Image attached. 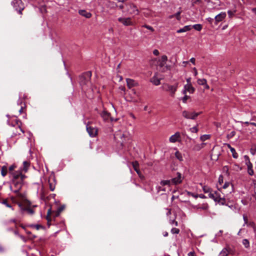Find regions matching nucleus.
I'll return each instance as SVG.
<instances>
[{
  "label": "nucleus",
  "instance_id": "1",
  "mask_svg": "<svg viewBox=\"0 0 256 256\" xmlns=\"http://www.w3.org/2000/svg\"><path fill=\"white\" fill-rule=\"evenodd\" d=\"M92 72L89 71L84 73L80 76V84L83 90H86L88 87H90L91 82L90 80Z\"/></svg>",
  "mask_w": 256,
  "mask_h": 256
},
{
  "label": "nucleus",
  "instance_id": "2",
  "mask_svg": "<svg viewBox=\"0 0 256 256\" xmlns=\"http://www.w3.org/2000/svg\"><path fill=\"white\" fill-rule=\"evenodd\" d=\"M11 4L19 14H22V10L24 9L25 6L22 0H13L11 2Z\"/></svg>",
  "mask_w": 256,
  "mask_h": 256
},
{
  "label": "nucleus",
  "instance_id": "3",
  "mask_svg": "<svg viewBox=\"0 0 256 256\" xmlns=\"http://www.w3.org/2000/svg\"><path fill=\"white\" fill-rule=\"evenodd\" d=\"M7 123L10 126H11L12 127L18 126V130L20 132H22V134L24 132V130L21 128L22 122L17 118V117L13 116L9 118Z\"/></svg>",
  "mask_w": 256,
  "mask_h": 256
},
{
  "label": "nucleus",
  "instance_id": "4",
  "mask_svg": "<svg viewBox=\"0 0 256 256\" xmlns=\"http://www.w3.org/2000/svg\"><path fill=\"white\" fill-rule=\"evenodd\" d=\"M214 195L210 194V198L212 199L214 202H218L221 205L226 204V199L224 197H221L220 193L218 192L214 191Z\"/></svg>",
  "mask_w": 256,
  "mask_h": 256
},
{
  "label": "nucleus",
  "instance_id": "5",
  "mask_svg": "<svg viewBox=\"0 0 256 256\" xmlns=\"http://www.w3.org/2000/svg\"><path fill=\"white\" fill-rule=\"evenodd\" d=\"M10 177L12 181L23 182L26 178L24 174H22L21 170L11 172Z\"/></svg>",
  "mask_w": 256,
  "mask_h": 256
},
{
  "label": "nucleus",
  "instance_id": "6",
  "mask_svg": "<svg viewBox=\"0 0 256 256\" xmlns=\"http://www.w3.org/2000/svg\"><path fill=\"white\" fill-rule=\"evenodd\" d=\"M23 182L12 181L10 188L14 192L17 194L19 192L22 186Z\"/></svg>",
  "mask_w": 256,
  "mask_h": 256
},
{
  "label": "nucleus",
  "instance_id": "7",
  "mask_svg": "<svg viewBox=\"0 0 256 256\" xmlns=\"http://www.w3.org/2000/svg\"><path fill=\"white\" fill-rule=\"evenodd\" d=\"M118 22L121 23L123 26H132L134 25V22L130 17H120L118 18Z\"/></svg>",
  "mask_w": 256,
  "mask_h": 256
},
{
  "label": "nucleus",
  "instance_id": "8",
  "mask_svg": "<svg viewBox=\"0 0 256 256\" xmlns=\"http://www.w3.org/2000/svg\"><path fill=\"white\" fill-rule=\"evenodd\" d=\"M178 86V83L172 86L168 84H166L164 86V90L170 92L171 96H174L177 90Z\"/></svg>",
  "mask_w": 256,
  "mask_h": 256
},
{
  "label": "nucleus",
  "instance_id": "9",
  "mask_svg": "<svg viewBox=\"0 0 256 256\" xmlns=\"http://www.w3.org/2000/svg\"><path fill=\"white\" fill-rule=\"evenodd\" d=\"M127 6V12L130 14L137 15L138 14V10L136 6L132 3L126 4Z\"/></svg>",
  "mask_w": 256,
  "mask_h": 256
},
{
  "label": "nucleus",
  "instance_id": "10",
  "mask_svg": "<svg viewBox=\"0 0 256 256\" xmlns=\"http://www.w3.org/2000/svg\"><path fill=\"white\" fill-rule=\"evenodd\" d=\"M200 112H190L184 110L182 112L184 117L187 119L194 120L200 114Z\"/></svg>",
  "mask_w": 256,
  "mask_h": 256
},
{
  "label": "nucleus",
  "instance_id": "11",
  "mask_svg": "<svg viewBox=\"0 0 256 256\" xmlns=\"http://www.w3.org/2000/svg\"><path fill=\"white\" fill-rule=\"evenodd\" d=\"M184 179V177L182 176V174L178 172H176V176L171 179L172 184L178 185L181 184Z\"/></svg>",
  "mask_w": 256,
  "mask_h": 256
},
{
  "label": "nucleus",
  "instance_id": "12",
  "mask_svg": "<svg viewBox=\"0 0 256 256\" xmlns=\"http://www.w3.org/2000/svg\"><path fill=\"white\" fill-rule=\"evenodd\" d=\"M86 130L90 137L94 138L97 135L98 129L95 127L88 124L86 126Z\"/></svg>",
  "mask_w": 256,
  "mask_h": 256
},
{
  "label": "nucleus",
  "instance_id": "13",
  "mask_svg": "<svg viewBox=\"0 0 256 256\" xmlns=\"http://www.w3.org/2000/svg\"><path fill=\"white\" fill-rule=\"evenodd\" d=\"M226 16V12H221L214 17V24L217 25L218 22L224 20Z\"/></svg>",
  "mask_w": 256,
  "mask_h": 256
},
{
  "label": "nucleus",
  "instance_id": "14",
  "mask_svg": "<svg viewBox=\"0 0 256 256\" xmlns=\"http://www.w3.org/2000/svg\"><path fill=\"white\" fill-rule=\"evenodd\" d=\"M180 140V134L179 132H176L174 134L172 135L169 138L170 142L174 143Z\"/></svg>",
  "mask_w": 256,
  "mask_h": 256
},
{
  "label": "nucleus",
  "instance_id": "15",
  "mask_svg": "<svg viewBox=\"0 0 256 256\" xmlns=\"http://www.w3.org/2000/svg\"><path fill=\"white\" fill-rule=\"evenodd\" d=\"M100 116L104 121H108L110 118L111 122L114 120L110 117V114L105 110H104L102 112Z\"/></svg>",
  "mask_w": 256,
  "mask_h": 256
},
{
  "label": "nucleus",
  "instance_id": "16",
  "mask_svg": "<svg viewBox=\"0 0 256 256\" xmlns=\"http://www.w3.org/2000/svg\"><path fill=\"white\" fill-rule=\"evenodd\" d=\"M200 184L202 186L204 192L206 194H208V196L209 198L210 194L214 195V191H213L210 188L207 186H202V184Z\"/></svg>",
  "mask_w": 256,
  "mask_h": 256
},
{
  "label": "nucleus",
  "instance_id": "17",
  "mask_svg": "<svg viewBox=\"0 0 256 256\" xmlns=\"http://www.w3.org/2000/svg\"><path fill=\"white\" fill-rule=\"evenodd\" d=\"M48 184L50 190L52 192L54 191L56 184V180L54 177L50 178L48 179Z\"/></svg>",
  "mask_w": 256,
  "mask_h": 256
},
{
  "label": "nucleus",
  "instance_id": "18",
  "mask_svg": "<svg viewBox=\"0 0 256 256\" xmlns=\"http://www.w3.org/2000/svg\"><path fill=\"white\" fill-rule=\"evenodd\" d=\"M194 88L191 84H186L184 86L183 94H185L186 92H188L192 94L194 92Z\"/></svg>",
  "mask_w": 256,
  "mask_h": 256
},
{
  "label": "nucleus",
  "instance_id": "19",
  "mask_svg": "<svg viewBox=\"0 0 256 256\" xmlns=\"http://www.w3.org/2000/svg\"><path fill=\"white\" fill-rule=\"evenodd\" d=\"M126 82L127 86L129 88H131L132 87L138 86V83L132 79L126 78Z\"/></svg>",
  "mask_w": 256,
  "mask_h": 256
},
{
  "label": "nucleus",
  "instance_id": "20",
  "mask_svg": "<svg viewBox=\"0 0 256 256\" xmlns=\"http://www.w3.org/2000/svg\"><path fill=\"white\" fill-rule=\"evenodd\" d=\"M20 106V108H18V109L20 114H21L23 112L24 108L26 106V104H25L24 102L21 99H20L18 102V106Z\"/></svg>",
  "mask_w": 256,
  "mask_h": 256
},
{
  "label": "nucleus",
  "instance_id": "21",
  "mask_svg": "<svg viewBox=\"0 0 256 256\" xmlns=\"http://www.w3.org/2000/svg\"><path fill=\"white\" fill-rule=\"evenodd\" d=\"M192 29V26L190 25L186 26L176 31L177 33H182L190 31Z\"/></svg>",
  "mask_w": 256,
  "mask_h": 256
},
{
  "label": "nucleus",
  "instance_id": "22",
  "mask_svg": "<svg viewBox=\"0 0 256 256\" xmlns=\"http://www.w3.org/2000/svg\"><path fill=\"white\" fill-rule=\"evenodd\" d=\"M80 14L86 17V18H90L92 16V14L86 12V10H80L78 12Z\"/></svg>",
  "mask_w": 256,
  "mask_h": 256
},
{
  "label": "nucleus",
  "instance_id": "23",
  "mask_svg": "<svg viewBox=\"0 0 256 256\" xmlns=\"http://www.w3.org/2000/svg\"><path fill=\"white\" fill-rule=\"evenodd\" d=\"M18 206L20 208L21 210L23 211H27L30 214H33L34 213V210L30 208H23L22 204L20 203L18 204Z\"/></svg>",
  "mask_w": 256,
  "mask_h": 256
},
{
  "label": "nucleus",
  "instance_id": "24",
  "mask_svg": "<svg viewBox=\"0 0 256 256\" xmlns=\"http://www.w3.org/2000/svg\"><path fill=\"white\" fill-rule=\"evenodd\" d=\"M248 166V172L250 176H252L254 174L253 169H252V164L251 162H250L248 164H246Z\"/></svg>",
  "mask_w": 256,
  "mask_h": 256
},
{
  "label": "nucleus",
  "instance_id": "25",
  "mask_svg": "<svg viewBox=\"0 0 256 256\" xmlns=\"http://www.w3.org/2000/svg\"><path fill=\"white\" fill-rule=\"evenodd\" d=\"M30 162H27V161H24L23 162V165H22V168H21V170H22H22L24 172H26L28 170V168L30 166Z\"/></svg>",
  "mask_w": 256,
  "mask_h": 256
},
{
  "label": "nucleus",
  "instance_id": "26",
  "mask_svg": "<svg viewBox=\"0 0 256 256\" xmlns=\"http://www.w3.org/2000/svg\"><path fill=\"white\" fill-rule=\"evenodd\" d=\"M230 253V250L227 248H224L219 254L218 256H228Z\"/></svg>",
  "mask_w": 256,
  "mask_h": 256
},
{
  "label": "nucleus",
  "instance_id": "27",
  "mask_svg": "<svg viewBox=\"0 0 256 256\" xmlns=\"http://www.w3.org/2000/svg\"><path fill=\"white\" fill-rule=\"evenodd\" d=\"M168 60V57L166 55H164L161 58V62L160 63V67H162L164 66L166 62Z\"/></svg>",
  "mask_w": 256,
  "mask_h": 256
},
{
  "label": "nucleus",
  "instance_id": "28",
  "mask_svg": "<svg viewBox=\"0 0 256 256\" xmlns=\"http://www.w3.org/2000/svg\"><path fill=\"white\" fill-rule=\"evenodd\" d=\"M228 147L230 148V150L232 153L233 158H238V154L236 152L235 149L232 147L230 144H228Z\"/></svg>",
  "mask_w": 256,
  "mask_h": 256
},
{
  "label": "nucleus",
  "instance_id": "29",
  "mask_svg": "<svg viewBox=\"0 0 256 256\" xmlns=\"http://www.w3.org/2000/svg\"><path fill=\"white\" fill-rule=\"evenodd\" d=\"M132 166L134 170L137 172L138 174H139L140 170H138L139 164L138 162L135 161L132 162Z\"/></svg>",
  "mask_w": 256,
  "mask_h": 256
},
{
  "label": "nucleus",
  "instance_id": "30",
  "mask_svg": "<svg viewBox=\"0 0 256 256\" xmlns=\"http://www.w3.org/2000/svg\"><path fill=\"white\" fill-rule=\"evenodd\" d=\"M8 172V168L6 166H4L1 168V174L2 176H5Z\"/></svg>",
  "mask_w": 256,
  "mask_h": 256
},
{
  "label": "nucleus",
  "instance_id": "31",
  "mask_svg": "<svg viewBox=\"0 0 256 256\" xmlns=\"http://www.w3.org/2000/svg\"><path fill=\"white\" fill-rule=\"evenodd\" d=\"M160 184L162 186L166 185L170 186L171 184H172L171 180H162L160 182Z\"/></svg>",
  "mask_w": 256,
  "mask_h": 256
},
{
  "label": "nucleus",
  "instance_id": "32",
  "mask_svg": "<svg viewBox=\"0 0 256 256\" xmlns=\"http://www.w3.org/2000/svg\"><path fill=\"white\" fill-rule=\"evenodd\" d=\"M175 156L180 161L183 160V156L182 154L178 150L175 152Z\"/></svg>",
  "mask_w": 256,
  "mask_h": 256
},
{
  "label": "nucleus",
  "instance_id": "33",
  "mask_svg": "<svg viewBox=\"0 0 256 256\" xmlns=\"http://www.w3.org/2000/svg\"><path fill=\"white\" fill-rule=\"evenodd\" d=\"M215 0L216 1L215 4L216 5L215 6H212V9L219 10H220V8L219 7L221 5V2H220V0Z\"/></svg>",
  "mask_w": 256,
  "mask_h": 256
},
{
  "label": "nucleus",
  "instance_id": "34",
  "mask_svg": "<svg viewBox=\"0 0 256 256\" xmlns=\"http://www.w3.org/2000/svg\"><path fill=\"white\" fill-rule=\"evenodd\" d=\"M152 82L156 86H158L160 84V80L154 76L152 78Z\"/></svg>",
  "mask_w": 256,
  "mask_h": 256
},
{
  "label": "nucleus",
  "instance_id": "35",
  "mask_svg": "<svg viewBox=\"0 0 256 256\" xmlns=\"http://www.w3.org/2000/svg\"><path fill=\"white\" fill-rule=\"evenodd\" d=\"M236 9H234L233 10H228V17L231 18H232L234 16V14L236 12Z\"/></svg>",
  "mask_w": 256,
  "mask_h": 256
},
{
  "label": "nucleus",
  "instance_id": "36",
  "mask_svg": "<svg viewBox=\"0 0 256 256\" xmlns=\"http://www.w3.org/2000/svg\"><path fill=\"white\" fill-rule=\"evenodd\" d=\"M207 81L205 78H202V79H198L197 80V82L198 84L204 86V84H206Z\"/></svg>",
  "mask_w": 256,
  "mask_h": 256
},
{
  "label": "nucleus",
  "instance_id": "37",
  "mask_svg": "<svg viewBox=\"0 0 256 256\" xmlns=\"http://www.w3.org/2000/svg\"><path fill=\"white\" fill-rule=\"evenodd\" d=\"M192 28L198 31H200L202 27L200 24H196L192 26Z\"/></svg>",
  "mask_w": 256,
  "mask_h": 256
},
{
  "label": "nucleus",
  "instance_id": "38",
  "mask_svg": "<svg viewBox=\"0 0 256 256\" xmlns=\"http://www.w3.org/2000/svg\"><path fill=\"white\" fill-rule=\"evenodd\" d=\"M242 243L246 248H250V242H249V241L248 240L244 239L242 240Z\"/></svg>",
  "mask_w": 256,
  "mask_h": 256
},
{
  "label": "nucleus",
  "instance_id": "39",
  "mask_svg": "<svg viewBox=\"0 0 256 256\" xmlns=\"http://www.w3.org/2000/svg\"><path fill=\"white\" fill-rule=\"evenodd\" d=\"M210 138V135L204 134L200 136V139L202 141H205Z\"/></svg>",
  "mask_w": 256,
  "mask_h": 256
},
{
  "label": "nucleus",
  "instance_id": "40",
  "mask_svg": "<svg viewBox=\"0 0 256 256\" xmlns=\"http://www.w3.org/2000/svg\"><path fill=\"white\" fill-rule=\"evenodd\" d=\"M40 198L43 200H46L48 199V198L46 196L44 192L42 190L40 194Z\"/></svg>",
  "mask_w": 256,
  "mask_h": 256
},
{
  "label": "nucleus",
  "instance_id": "41",
  "mask_svg": "<svg viewBox=\"0 0 256 256\" xmlns=\"http://www.w3.org/2000/svg\"><path fill=\"white\" fill-rule=\"evenodd\" d=\"M2 204H4L6 207L12 208V210H14V208H12V206L8 203L6 200H4L2 202Z\"/></svg>",
  "mask_w": 256,
  "mask_h": 256
},
{
  "label": "nucleus",
  "instance_id": "42",
  "mask_svg": "<svg viewBox=\"0 0 256 256\" xmlns=\"http://www.w3.org/2000/svg\"><path fill=\"white\" fill-rule=\"evenodd\" d=\"M170 232L172 234H178L180 232V230L178 228H172Z\"/></svg>",
  "mask_w": 256,
  "mask_h": 256
},
{
  "label": "nucleus",
  "instance_id": "43",
  "mask_svg": "<svg viewBox=\"0 0 256 256\" xmlns=\"http://www.w3.org/2000/svg\"><path fill=\"white\" fill-rule=\"evenodd\" d=\"M186 194L188 196H192L195 198H198V194H196L192 192L186 191Z\"/></svg>",
  "mask_w": 256,
  "mask_h": 256
},
{
  "label": "nucleus",
  "instance_id": "44",
  "mask_svg": "<svg viewBox=\"0 0 256 256\" xmlns=\"http://www.w3.org/2000/svg\"><path fill=\"white\" fill-rule=\"evenodd\" d=\"M51 214V208L48 209V211L47 216H46V220H48V224L50 221V215Z\"/></svg>",
  "mask_w": 256,
  "mask_h": 256
},
{
  "label": "nucleus",
  "instance_id": "45",
  "mask_svg": "<svg viewBox=\"0 0 256 256\" xmlns=\"http://www.w3.org/2000/svg\"><path fill=\"white\" fill-rule=\"evenodd\" d=\"M64 208L63 206L59 207L56 212L55 216H58L60 214Z\"/></svg>",
  "mask_w": 256,
  "mask_h": 256
},
{
  "label": "nucleus",
  "instance_id": "46",
  "mask_svg": "<svg viewBox=\"0 0 256 256\" xmlns=\"http://www.w3.org/2000/svg\"><path fill=\"white\" fill-rule=\"evenodd\" d=\"M247 225L252 228L254 230H256V227L254 222H248V224H247Z\"/></svg>",
  "mask_w": 256,
  "mask_h": 256
},
{
  "label": "nucleus",
  "instance_id": "47",
  "mask_svg": "<svg viewBox=\"0 0 256 256\" xmlns=\"http://www.w3.org/2000/svg\"><path fill=\"white\" fill-rule=\"evenodd\" d=\"M12 222L14 223L15 225L16 226V220L15 218L10 219V220H7L6 222V224H10Z\"/></svg>",
  "mask_w": 256,
  "mask_h": 256
},
{
  "label": "nucleus",
  "instance_id": "48",
  "mask_svg": "<svg viewBox=\"0 0 256 256\" xmlns=\"http://www.w3.org/2000/svg\"><path fill=\"white\" fill-rule=\"evenodd\" d=\"M15 168H16V166L14 165H12L9 167L8 170H9L10 174H11V172H14V170Z\"/></svg>",
  "mask_w": 256,
  "mask_h": 256
},
{
  "label": "nucleus",
  "instance_id": "49",
  "mask_svg": "<svg viewBox=\"0 0 256 256\" xmlns=\"http://www.w3.org/2000/svg\"><path fill=\"white\" fill-rule=\"evenodd\" d=\"M180 14H181L180 12H176V14H174V17L176 18L178 20H180Z\"/></svg>",
  "mask_w": 256,
  "mask_h": 256
},
{
  "label": "nucleus",
  "instance_id": "50",
  "mask_svg": "<svg viewBox=\"0 0 256 256\" xmlns=\"http://www.w3.org/2000/svg\"><path fill=\"white\" fill-rule=\"evenodd\" d=\"M143 27L146 28L150 30L152 32H154V28L152 26H148V25L145 24V25L143 26Z\"/></svg>",
  "mask_w": 256,
  "mask_h": 256
},
{
  "label": "nucleus",
  "instance_id": "51",
  "mask_svg": "<svg viewBox=\"0 0 256 256\" xmlns=\"http://www.w3.org/2000/svg\"><path fill=\"white\" fill-rule=\"evenodd\" d=\"M250 152L252 155H254L256 153V146H255L254 148H252Z\"/></svg>",
  "mask_w": 256,
  "mask_h": 256
},
{
  "label": "nucleus",
  "instance_id": "52",
  "mask_svg": "<svg viewBox=\"0 0 256 256\" xmlns=\"http://www.w3.org/2000/svg\"><path fill=\"white\" fill-rule=\"evenodd\" d=\"M243 219H244V226L245 224H248V220L245 214H244L243 215Z\"/></svg>",
  "mask_w": 256,
  "mask_h": 256
},
{
  "label": "nucleus",
  "instance_id": "53",
  "mask_svg": "<svg viewBox=\"0 0 256 256\" xmlns=\"http://www.w3.org/2000/svg\"><path fill=\"white\" fill-rule=\"evenodd\" d=\"M190 130L192 132H196L198 131V129L196 126H194L190 128Z\"/></svg>",
  "mask_w": 256,
  "mask_h": 256
},
{
  "label": "nucleus",
  "instance_id": "54",
  "mask_svg": "<svg viewBox=\"0 0 256 256\" xmlns=\"http://www.w3.org/2000/svg\"><path fill=\"white\" fill-rule=\"evenodd\" d=\"M16 132H14L13 134L14 136L20 135L21 132L22 133V132H20L19 130H18V126H16Z\"/></svg>",
  "mask_w": 256,
  "mask_h": 256
},
{
  "label": "nucleus",
  "instance_id": "55",
  "mask_svg": "<svg viewBox=\"0 0 256 256\" xmlns=\"http://www.w3.org/2000/svg\"><path fill=\"white\" fill-rule=\"evenodd\" d=\"M244 158L246 161V164H248L250 162L249 157L248 156H244Z\"/></svg>",
  "mask_w": 256,
  "mask_h": 256
},
{
  "label": "nucleus",
  "instance_id": "56",
  "mask_svg": "<svg viewBox=\"0 0 256 256\" xmlns=\"http://www.w3.org/2000/svg\"><path fill=\"white\" fill-rule=\"evenodd\" d=\"M205 1L206 2L210 4H211L212 8V6H215L216 5L215 4L216 2H213L210 0H205ZM211 8L212 9V8Z\"/></svg>",
  "mask_w": 256,
  "mask_h": 256
},
{
  "label": "nucleus",
  "instance_id": "57",
  "mask_svg": "<svg viewBox=\"0 0 256 256\" xmlns=\"http://www.w3.org/2000/svg\"><path fill=\"white\" fill-rule=\"evenodd\" d=\"M234 168L237 171L240 170H242V168L240 167V166L238 164H236L234 165Z\"/></svg>",
  "mask_w": 256,
  "mask_h": 256
},
{
  "label": "nucleus",
  "instance_id": "58",
  "mask_svg": "<svg viewBox=\"0 0 256 256\" xmlns=\"http://www.w3.org/2000/svg\"><path fill=\"white\" fill-rule=\"evenodd\" d=\"M189 98V96H186V95H185L182 98V102H184V103H186L187 101V100H188V98Z\"/></svg>",
  "mask_w": 256,
  "mask_h": 256
},
{
  "label": "nucleus",
  "instance_id": "59",
  "mask_svg": "<svg viewBox=\"0 0 256 256\" xmlns=\"http://www.w3.org/2000/svg\"><path fill=\"white\" fill-rule=\"evenodd\" d=\"M170 223L171 224H174L176 226H178V222L176 221L175 220H170Z\"/></svg>",
  "mask_w": 256,
  "mask_h": 256
},
{
  "label": "nucleus",
  "instance_id": "60",
  "mask_svg": "<svg viewBox=\"0 0 256 256\" xmlns=\"http://www.w3.org/2000/svg\"><path fill=\"white\" fill-rule=\"evenodd\" d=\"M206 20L210 24H212L214 20V18H206Z\"/></svg>",
  "mask_w": 256,
  "mask_h": 256
},
{
  "label": "nucleus",
  "instance_id": "61",
  "mask_svg": "<svg viewBox=\"0 0 256 256\" xmlns=\"http://www.w3.org/2000/svg\"><path fill=\"white\" fill-rule=\"evenodd\" d=\"M230 182H226L224 184V185L222 186V188H226L230 186Z\"/></svg>",
  "mask_w": 256,
  "mask_h": 256
},
{
  "label": "nucleus",
  "instance_id": "62",
  "mask_svg": "<svg viewBox=\"0 0 256 256\" xmlns=\"http://www.w3.org/2000/svg\"><path fill=\"white\" fill-rule=\"evenodd\" d=\"M198 197H199V198H207V196H206L204 194H198Z\"/></svg>",
  "mask_w": 256,
  "mask_h": 256
},
{
  "label": "nucleus",
  "instance_id": "63",
  "mask_svg": "<svg viewBox=\"0 0 256 256\" xmlns=\"http://www.w3.org/2000/svg\"><path fill=\"white\" fill-rule=\"evenodd\" d=\"M153 54L155 56H158L160 53H159V52H158V50H154L153 51Z\"/></svg>",
  "mask_w": 256,
  "mask_h": 256
},
{
  "label": "nucleus",
  "instance_id": "64",
  "mask_svg": "<svg viewBox=\"0 0 256 256\" xmlns=\"http://www.w3.org/2000/svg\"><path fill=\"white\" fill-rule=\"evenodd\" d=\"M188 256H196L194 252H190L188 254Z\"/></svg>",
  "mask_w": 256,
  "mask_h": 256
}]
</instances>
